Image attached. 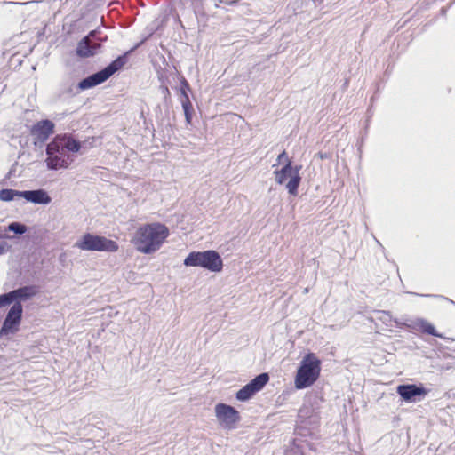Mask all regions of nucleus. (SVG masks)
I'll list each match as a JSON object with an SVG mask.
<instances>
[{
	"label": "nucleus",
	"instance_id": "nucleus-5",
	"mask_svg": "<svg viewBox=\"0 0 455 455\" xmlns=\"http://www.w3.org/2000/svg\"><path fill=\"white\" fill-rule=\"evenodd\" d=\"M185 267H196L211 273H220L224 263L221 255L216 250L192 251L183 260Z\"/></svg>",
	"mask_w": 455,
	"mask_h": 455
},
{
	"label": "nucleus",
	"instance_id": "nucleus-7",
	"mask_svg": "<svg viewBox=\"0 0 455 455\" xmlns=\"http://www.w3.org/2000/svg\"><path fill=\"white\" fill-rule=\"evenodd\" d=\"M74 247L85 251L116 252L118 243L112 239L93 232L84 233L74 243Z\"/></svg>",
	"mask_w": 455,
	"mask_h": 455
},
{
	"label": "nucleus",
	"instance_id": "nucleus-24",
	"mask_svg": "<svg viewBox=\"0 0 455 455\" xmlns=\"http://www.w3.org/2000/svg\"><path fill=\"white\" fill-rule=\"evenodd\" d=\"M19 190L13 188H2L0 189V201L12 202L19 200Z\"/></svg>",
	"mask_w": 455,
	"mask_h": 455
},
{
	"label": "nucleus",
	"instance_id": "nucleus-14",
	"mask_svg": "<svg viewBox=\"0 0 455 455\" xmlns=\"http://www.w3.org/2000/svg\"><path fill=\"white\" fill-rule=\"evenodd\" d=\"M411 330H416L422 334L439 338L442 339H449L443 333L439 332L435 326L425 318L417 317L412 319Z\"/></svg>",
	"mask_w": 455,
	"mask_h": 455
},
{
	"label": "nucleus",
	"instance_id": "nucleus-39",
	"mask_svg": "<svg viewBox=\"0 0 455 455\" xmlns=\"http://www.w3.org/2000/svg\"><path fill=\"white\" fill-rule=\"evenodd\" d=\"M316 156L322 159V160H327V159H330L331 157V154L330 152H323V151H319Z\"/></svg>",
	"mask_w": 455,
	"mask_h": 455
},
{
	"label": "nucleus",
	"instance_id": "nucleus-6",
	"mask_svg": "<svg viewBox=\"0 0 455 455\" xmlns=\"http://www.w3.org/2000/svg\"><path fill=\"white\" fill-rule=\"evenodd\" d=\"M302 169L301 164H294L293 161L284 163L281 168H276L273 172L275 181L278 185H284L287 192L291 196H297L302 177L299 172Z\"/></svg>",
	"mask_w": 455,
	"mask_h": 455
},
{
	"label": "nucleus",
	"instance_id": "nucleus-35",
	"mask_svg": "<svg viewBox=\"0 0 455 455\" xmlns=\"http://www.w3.org/2000/svg\"><path fill=\"white\" fill-rule=\"evenodd\" d=\"M415 295L417 296H421V297H434V298H437V299H445L447 301H449L450 303L455 305V301L451 300V299L443 296V295H438V294H419V293H414Z\"/></svg>",
	"mask_w": 455,
	"mask_h": 455
},
{
	"label": "nucleus",
	"instance_id": "nucleus-10",
	"mask_svg": "<svg viewBox=\"0 0 455 455\" xmlns=\"http://www.w3.org/2000/svg\"><path fill=\"white\" fill-rule=\"evenodd\" d=\"M214 413L218 424L224 429L233 430L241 421L240 412L234 406L225 403H216Z\"/></svg>",
	"mask_w": 455,
	"mask_h": 455
},
{
	"label": "nucleus",
	"instance_id": "nucleus-22",
	"mask_svg": "<svg viewBox=\"0 0 455 455\" xmlns=\"http://www.w3.org/2000/svg\"><path fill=\"white\" fill-rule=\"evenodd\" d=\"M325 402V399L321 392H315L314 395H311L307 403L303 404V407H312L315 412L320 414L321 404Z\"/></svg>",
	"mask_w": 455,
	"mask_h": 455
},
{
	"label": "nucleus",
	"instance_id": "nucleus-13",
	"mask_svg": "<svg viewBox=\"0 0 455 455\" xmlns=\"http://www.w3.org/2000/svg\"><path fill=\"white\" fill-rule=\"evenodd\" d=\"M97 30H92L87 36L80 39L76 47V55L79 58L86 59L93 57L101 52L102 44L94 42L90 43L89 39L95 36Z\"/></svg>",
	"mask_w": 455,
	"mask_h": 455
},
{
	"label": "nucleus",
	"instance_id": "nucleus-46",
	"mask_svg": "<svg viewBox=\"0 0 455 455\" xmlns=\"http://www.w3.org/2000/svg\"><path fill=\"white\" fill-rule=\"evenodd\" d=\"M163 59H164V63H165L166 65H168V64L166 63V60L164 59V57H163Z\"/></svg>",
	"mask_w": 455,
	"mask_h": 455
},
{
	"label": "nucleus",
	"instance_id": "nucleus-12",
	"mask_svg": "<svg viewBox=\"0 0 455 455\" xmlns=\"http://www.w3.org/2000/svg\"><path fill=\"white\" fill-rule=\"evenodd\" d=\"M55 132V124L50 119H42L35 123L30 128V134L33 137V144L36 148L42 149L50 136Z\"/></svg>",
	"mask_w": 455,
	"mask_h": 455
},
{
	"label": "nucleus",
	"instance_id": "nucleus-29",
	"mask_svg": "<svg viewBox=\"0 0 455 455\" xmlns=\"http://www.w3.org/2000/svg\"><path fill=\"white\" fill-rule=\"evenodd\" d=\"M178 77H179L180 84H179V86L175 87V90L178 92H191V86H190L189 83L188 82V80L185 78V76L183 75L178 73Z\"/></svg>",
	"mask_w": 455,
	"mask_h": 455
},
{
	"label": "nucleus",
	"instance_id": "nucleus-34",
	"mask_svg": "<svg viewBox=\"0 0 455 455\" xmlns=\"http://www.w3.org/2000/svg\"><path fill=\"white\" fill-rule=\"evenodd\" d=\"M12 250V245L5 241L0 242V256L7 253Z\"/></svg>",
	"mask_w": 455,
	"mask_h": 455
},
{
	"label": "nucleus",
	"instance_id": "nucleus-8",
	"mask_svg": "<svg viewBox=\"0 0 455 455\" xmlns=\"http://www.w3.org/2000/svg\"><path fill=\"white\" fill-rule=\"evenodd\" d=\"M23 312V306L18 301L10 307L0 328V339H10L20 331Z\"/></svg>",
	"mask_w": 455,
	"mask_h": 455
},
{
	"label": "nucleus",
	"instance_id": "nucleus-31",
	"mask_svg": "<svg viewBox=\"0 0 455 455\" xmlns=\"http://www.w3.org/2000/svg\"><path fill=\"white\" fill-rule=\"evenodd\" d=\"M288 161H292V158L289 157L288 153L285 149H283L276 158V165L287 163ZM275 164H273V167H275Z\"/></svg>",
	"mask_w": 455,
	"mask_h": 455
},
{
	"label": "nucleus",
	"instance_id": "nucleus-21",
	"mask_svg": "<svg viewBox=\"0 0 455 455\" xmlns=\"http://www.w3.org/2000/svg\"><path fill=\"white\" fill-rule=\"evenodd\" d=\"M175 122H176L175 113L172 112V116L171 117H169V119H166L165 121L157 124L158 127L162 128L164 136L167 137L169 140L172 138V136L174 135Z\"/></svg>",
	"mask_w": 455,
	"mask_h": 455
},
{
	"label": "nucleus",
	"instance_id": "nucleus-11",
	"mask_svg": "<svg viewBox=\"0 0 455 455\" xmlns=\"http://www.w3.org/2000/svg\"><path fill=\"white\" fill-rule=\"evenodd\" d=\"M270 377L267 372H261L251 379L235 393V399L244 403L251 400L257 393L261 391L269 382Z\"/></svg>",
	"mask_w": 455,
	"mask_h": 455
},
{
	"label": "nucleus",
	"instance_id": "nucleus-33",
	"mask_svg": "<svg viewBox=\"0 0 455 455\" xmlns=\"http://www.w3.org/2000/svg\"><path fill=\"white\" fill-rule=\"evenodd\" d=\"M20 199H24L27 203H32V189L31 190H19Z\"/></svg>",
	"mask_w": 455,
	"mask_h": 455
},
{
	"label": "nucleus",
	"instance_id": "nucleus-16",
	"mask_svg": "<svg viewBox=\"0 0 455 455\" xmlns=\"http://www.w3.org/2000/svg\"><path fill=\"white\" fill-rule=\"evenodd\" d=\"M12 291L14 303L27 302L40 292V287L36 284H27L14 289Z\"/></svg>",
	"mask_w": 455,
	"mask_h": 455
},
{
	"label": "nucleus",
	"instance_id": "nucleus-9",
	"mask_svg": "<svg viewBox=\"0 0 455 455\" xmlns=\"http://www.w3.org/2000/svg\"><path fill=\"white\" fill-rule=\"evenodd\" d=\"M395 391L402 403H415L423 401L431 389L425 387L422 382H417L399 384Z\"/></svg>",
	"mask_w": 455,
	"mask_h": 455
},
{
	"label": "nucleus",
	"instance_id": "nucleus-36",
	"mask_svg": "<svg viewBox=\"0 0 455 455\" xmlns=\"http://www.w3.org/2000/svg\"><path fill=\"white\" fill-rule=\"evenodd\" d=\"M189 92H179L180 93V97L181 107L185 103H192L190 99H189V95H188Z\"/></svg>",
	"mask_w": 455,
	"mask_h": 455
},
{
	"label": "nucleus",
	"instance_id": "nucleus-2",
	"mask_svg": "<svg viewBox=\"0 0 455 455\" xmlns=\"http://www.w3.org/2000/svg\"><path fill=\"white\" fill-rule=\"evenodd\" d=\"M169 235L170 230L165 224L159 221L148 222L136 229L132 243L139 252L150 255L162 247Z\"/></svg>",
	"mask_w": 455,
	"mask_h": 455
},
{
	"label": "nucleus",
	"instance_id": "nucleus-18",
	"mask_svg": "<svg viewBox=\"0 0 455 455\" xmlns=\"http://www.w3.org/2000/svg\"><path fill=\"white\" fill-rule=\"evenodd\" d=\"M307 450L315 451L316 446L314 443H303L291 439L284 451V455H306Z\"/></svg>",
	"mask_w": 455,
	"mask_h": 455
},
{
	"label": "nucleus",
	"instance_id": "nucleus-19",
	"mask_svg": "<svg viewBox=\"0 0 455 455\" xmlns=\"http://www.w3.org/2000/svg\"><path fill=\"white\" fill-rule=\"evenodd\" d=\"M52 202L49 193L44 188L32 189V204L47 205Z\"/></svg>",
	"mask_w": 455,
	"mask_h": 455
},
{
	"label": "nucleus",
	"instance_id": "nucleus-3",
	"mask_svg": "<svg viewBox=\"0 0 455 455\" xmlns=\"http://www.w3.org/2000/svg\"><path fill=\"white\" fill-rule=\"evenodd\" d=\"M147 41H148V39L144 36L140 42L134 44L133 47L118 55L115 60H111L106 67L81 79L76 84L77 91L84 92L92 89L97 85H100L106 82L116 72L121 71L128 63L131 54L136 49H138L140 46L145 44Z\"/></svg>",
	"mask_w": 455,
	"mask_h": 455
},
{
	"label": "nucleus",
	"instance_id": "nucleus-27",
	"mask_svg": "<svg viewBox=\"0 0 455 455\" xmlns=\"http://www.w3.org/2000/svg\"><path fill=\"white\" fill-rule=\"evenodd\" d=\"M164 26V20H159L158 19L155 20L152 23L147 26L146 31L148 34L145 36L148 40L152 37V36L161 29Z\"/></svg>",
	"mask_w": 455,
	"mask_h": 455
},
{
	"label": "nucleus",
	"instance_id": "nucleus-30",
	"mask_svg": "<svg viewBox=\"0 0 455 455\" xmlns=\"http://www.w3.org/2000/svg\"><path fill=\"white\" fill-rule=\"evenodd\" d=\"M14 304L12 291L0 294V308Z\"/></svg>",
	"mask_w": 455,
	"mask_h": 455
},
{
	"label": "nucleus",
	"instance_id": "nucleus-37",
	"mask_svg": "<svg viewBox=\"0 0 455 455\" xmlns=\"http://www.w3.org/2000/svg\"><path fill=\"white\" fill-rule=\"evenodd\" d=\"M18 165V162H15L10 168V170L8 171V172L6 173L5 175V179H11L12 176L15 175V172H16V167Z\"/></svg>",
	"mask_w": 455,
	"mask_h": 455
},
{
	"label": "nucleus",
	"instance_id": "nucleus-32",
	"mask_svg": "<svg viewBox=\"0 0 455 455\" xmlns=\"http://www.w3.org/2000/svg\"><path fill=\"white\" fill-rule=\"evenodd\" d=\"M157 77L160 82V85L166 84V83L169 81L168 77L165 74V68L162 69L161 67L156 68Z\"/></svg>",
	"mask_w": 455,
	"mask_h": 455
},
{
	"label": "nucleus",
	"instance_id": "nucleus-20",
	"mask_svg": "<svg viewBox=\"0 0 455 455\" xmlns=\"http://www.w3.org/2000/svg\"><path fill=\"white\" fill-rule=\"evenodd\" d=\"M31 229L30 227L20 221H12L4 227L5 232H12L16 235H23Z\"/></svg>",
	"mask_w": 455,
	"mask_h": 455
},
{
	"label": "nucleus",
	"instance_id": "nucleus-28",
	"mask_svg": "<svg viewBox=\"0 0 455 455\" xmlns=\"http://www.w3.org/2000/svg\"><path fill=\"white\" fill-rule=\"evenodd\" d=\"M185 122L187 124H192L193 116L195 115V109L192 103H185L182 106Z\"/></svg>",
	"mask_w": 455,
	"mask_h": 455
},
{
	"label": "nucleus",
	"instance_id": "nucleus-45",
	"mask_svg": "<svg viewBox=\"0 0 455 455\" xmlns=\"http://www.w3.org/2000/svg\"><path fill=\"white\" fill-rule=\"evenodd\" d=\"M452 366L451 365H447L445 369L449 370L451 369Z\"/></svg>",
	"mask_w": 455,
	"mask_h": 455
},
{
	"label": "nucleus",
	"instance_id": "nucleus-1",
	"mask_svg": "<svg viewBox=\"0 0 455 455\" xmlns=\"http://www.w3.org/2000/svg\"><path fill=\"white\" fill-rule=\"evenodd\" d=\"M85 147V141H81L70 133L56 134L46 144L44 160L47 170L59 171L68 169L76 159V154Z\"/></svg>",
	"mask_w": 455,
	"mask_h": 455
},
{
	"label": "nucleus",
	"instance_id": "nucleus-40",
	"mask_svg": "<svg viewBox=\"0 0 455 455\" xmlns=\"http://www.w3.org/2000/svg\"><path fill=\"white\" fill-rule=\"evenodd\" d=\"M382 315L380 317H379V319L387 326H391V323L392 322H388V316L381 314Z\"/></svg>",
	"mask_w": 455,
	"mask_h": 455
},
{
	"label": "nucleus",
	"instance_id": "nucleus-25",
	"mask_svg": "<svg viewBox=\"0 0 455 455\" xmlns=\"http://www.w3.org/2000/svg\"><path fill=\"white\" fill-rule=\"evenodd\" d=\"M159 90L161 91L163 94V103L164 108H165V112H168V108H172V94L171 92L167 86V84H163L159 86Z\"/></svg>",
	"mask_w": 455,
	"mask_h": 455
},
{
	"label": "nucleus",
	"instance_id": "nucleus-4",
	"mask_svg": "<svg viewBox=\"0 0 455 455\" xmlns=\"http://www.w3.org/2000/svg\"><path fill=\"white\" fill-rule=\"evenodd\" d=\"M322 369V361L313 352H307L299 362L295 376L294 387L296 389H305L315 384L319 379Z\"/></svg>",
	"mask_w": 455,
	"mask_h": 455
},
{
	"label": "nucleus",
	"instance_id": "nucleus-41",
	"mask_svg": "<svg viewBox=\"0 0 455 455\" xmlns=\"http://www.w3.org/2000/svg\"><path fill=\"white\" fill-rule=\"evenodd\" d=\"M28 139L26 138L25 140H20V145L22 148H24L25 147L28 146Z\"/></svg>",
	"mask_w": 455,
	"mask_h": 455
},
{
	"label": "nucleus",
	"instance_id": "nucleus-26",
	"mask_svg": "<svg viewBox=\"0 0 455 455\" xmlns=\"http://www.w3.org/2000/svg\"><path fill=\"white\" fill-rule=\"evenodd\" d=\"M172 112L173 111H171V108H168V112L166 113L165 108H164V105H157L156 108H155L157 124H161L166 119H169V117L172 116Z\"/></svg>",
	"mask_w": 455,
	"mask_h": 455
},
{
	"label": "nucleus",
	"instance_id": "nucleus-42",
	"mask_svg": "<svg viewBox=\"0 0 455 455\" xmlns=\"http://www.w3.org/2000/svg\"><path fill=\"white\" fill-rule=\"evenodd\" d=\"M447 12V7H442L440 10L441 15H445Z\"/></svg>",
	"mask_w": 455,
	"mask_h": 455
},
{
	"label": "nucleus",
	"instance_id": "nucleus-15",
	"mask_svg": "<svg viewBox=\"0 0 455 455\" xmlns=\"http://www.w3.org/2000/svg\"><path fill=\"white\" fill-rule=\"evenodd\" d=\"M320 414L314 411L312 407H301L297 416V423L318 429L320 426Z\"/></svg>",
	"mask_w": 455,
	"mask_h": 455
},
{
	"label": "nucleus",
	"instance_id": "nucleus-23",
	"mask_svg": "<svg viewBox=\"0 0 455 455\" xmlns=\"http://www.w3.org/2000/svg\"><path fill=\"white\" fill-rule=\"evenodd\" d=\"M380 313L388 316V322H393L396 328L406 329L408 331L411 330V324H412V319L411 320H410V319L403 320V319L393 317L390 311L383 310V311H380Z\"/></svg>",
	"mask_w": 455,
	"mask_h": 455
},
{
	"label": "nucleus",
	"instance_id": "nucleus-17",
	"mask_svg": "<svg viewBox=\"0 0 455 455\" xmlns=\"http://www.w3.org/2000/svg\"><path fill=\"white\" fill-rule=\"evenodd\" d=\"M318 429L306 426L304 424H298L296 422L294 428V437L292 440H298L303 443H312L311 440H317L319 435Z\"/></svg>",
	"mask_w": 455,
	"mask_h": 455
},
{
	"label": "nucleus",
	"instance_id": "nucleus-43",
	"mask_svg": "<svg viewBox=\"0 0 455 455\" xmlns=\"http://www.w3.org/2000/svg\"><path fill=\"white\" fill-rule=\"evenodd\" d=\"M84 141H85V148L92 147V143L89 142V139L84 140ZM83 148H84V147Z\"/></svg>",
	"mask_w": 455,
	"mask_h": 455
},
{
	"label": "nucleus",
	"instance_id": "nucleus-38",
	"mask_svg": "<svg viewBox=\"0 0 455 455\" xmlns=\"http://www.w3.org/2000/svg\"><path fill=\"white\" fill-rule=\"evenodd\" d=\"M6 233L7 232L4 231V228L3 229V228L0 227V240H3V239L13 240L15 238L14 235H11Z\"/></svg>",
	"mask_w": 455,
	"mask_h": 455
},
{
	"label": "nucleus",
	"instance_id": "nucleus-44",
	"mask_svg": "<svg viewBox=\"0 0 455 455\" xmlns=\"http://www.w3.org/2000/svg\"><path fill=\"white\" fill-rule=\"evenodd\" d=\"M9 4H26V3H20V2H9Z\"/></svg>",
	"mask_w": 455,
	"mask_h": 455
}]
</instances>
